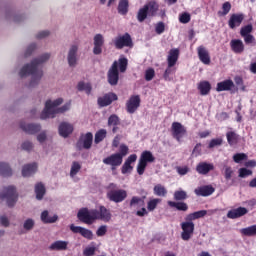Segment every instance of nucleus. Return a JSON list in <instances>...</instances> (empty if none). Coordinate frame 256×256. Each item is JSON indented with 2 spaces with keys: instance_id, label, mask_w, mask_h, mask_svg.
Here are the masks:
<instances>
[{
  "instance_id": "e433bc0d",
  "label": "nucleus",
  "mask_w": 256,
  "mask_h": 256,
  "mask_svg": "<svg viewBox=\"0 0 256 256\" xmlns=\"http://www.w3.org/2000/svg\"><path fill=\"white\" fill-rule=\"evenodd\" d=\"M0 175H2V177H11L13 175V170L9 164L0 162Z\"/></svg>"
},
{
  "instance_id": "f3484780",
  "label": "nucleus",
  "mask_w": 256,
  "mask_h": 256,
  "mask_svg": "<svg viewBox=\"0 0 256 256\" xmlns=\"http://www.w3.org/2000/svg\"><path fill=\"white\" fill-rule=\"evenodd\" d=\"M103 45H105V38H103L102 34H96L94 36V55H101L103 53Z\"/></svg>"
},
{
  "instance_id": "0eeeda50",
  "label": "nucleus",
  "mask_w": 256,
  "mask_h": 256,
  "mask_svg": "<svg viewBox=\"0 0 256 256\" xmlns=\"http://www.w3.org/2000/svg\"><path fill=\"white\" fill-rule=\"evenodd\" d=\"M148 163H155V156L149 150H145L141 153V156L137 165V173L138 175H143L145 173V169H147Z\"/></svg>"
},
{
  "instance_id": "dca6fc26",
  "label": "nucleus",
  "mask_w": 256,
  "mask_h": 256,
  "mask_svg": "<svg viewBox=\"0 0 256 256\" xmlns=\"http://www.w3.org/2000/svg\"><path fill=\"white\" fill-rule=\"evenodd\" d=\"M70 231H72V233H79L81 236L84 237V239H88V241H92L93 239V231L87 228H83L81 226H75V224H71Z\"/></svg>"
},
{
  "instance_id": "0e129e2a",
  "label": "nucleus",
  "mask_w": 256,
  "mask_h": 256,
  "mask_svg": "<svg viewBox=\"0 0 256 256\" xmlns=\"http://www.w3.org/2000/svg\"><path fill=\"white\" fill-rule=\"evenodd\" d=\"M224 177L226 181H229L233 177V169L231 167L225 168Z\"/></svg>"
},
{
  "instance_id": "72a5a7b5",
  "label": "nucleus",
  "mask_w": 256,
  "mask_h": 256,
  "mask_svg": "<svg viewBox=\"0 0 256 256\" xmlns=\"http://www.w3.org/2000/svg\"><path fill=\"white\" fill-rule=\"evenodd\" d=\"M144 7H147L149 17H155V15H157V11H159V4L155 1L148 2Z\"/></svg>"
},
{
  "instance_id": "2eb2a0df",
  "label": "nucleus",
  "mask_w": 256,
  "mask_h": 256,
  "mask_svg": "<svg viewBox=\"0 0 256 256\" xmlns=\"http://www.w3.org/2000/svg\"><path fill=\"white\" fill-rule=\"evenodd\" d=\"M244 20L245 15L243 13H234L228 20V26L230 29H237V27H241V23H243Z\"/></svg>"
},
{
  "instance_id": "f03ea898",
  "label": "nucleus",
  "mask_w": 256,
  "mask_h": 256,
  "mask_svg": "<svg viewBox=\"0 0 256 256\" xmlns=\"http://www.w3.org/2000/svg\"><path fill=\"white\" fill-rule=\"evenodd\" d=\"M111 217H113L111 211L105 206H99L98 210L81 208L77 213L79 221L86 225H93L95 221H104L105 223H109L111 221Z\"/></svg>"
},
{
  "instance_id": "6e6552de",
  "label": "nucleus",
  "mask_w": 256,
  "mask_h": 256,
  "mask_svg": "<svg viewBox=\"0 0 256 256\" xmlns=\"http://www.w3.org/2000/svg\"><path fill=\"white\" fill-rule=\"evenodd\" d=\"M0 199H6L8 207H15L19 195L15 186H8L4 188V193H0Z\"/></svg>"
},
{
  "instance_id": "3c124183",
  "label": "nucleus",
  "mask_w": 256,
  "mask_h": 256,
  "mask_svg": "<svg viewBox=\"0 0 256 256\" xmlns=\"http://www.w3.org/2000/svg\"><path fill=\"white\" fill-rule=\"evenodd\" d=\"M223 145V138H214L210 141L208 149H213L214 147H219Z\"/></svg>"
},
{
  "instance_id": "39448f33",
  "label": "nucleus",
  "mask_w": 256,
  "mask_h": 256,
  "mask_svg": "<svg viewBox=\"0 0 256 256\" xmlns=\"http://www.w3.org/2000/svg\"><path fill=\"white\" fill-rule=\"evenodd\" d=\"M127 65H129L127 58H119L118 61L113 62L107 73L109 85L115 86L119 83V71L120 73H125L127 71Z\"/></svg>"
},
{
  "instance_id": "f257e3e1",
  "label": "nucleus",
  "mask_w": 256,
  "mask_h": 256,
  "mask_svg": "<svg viewBox=\"0 0 256 256\" xmlns=\"http://www.w3.org/2000/svg\"><path fill=\"white\" fill-rule=\"evenodd\" d=\"M51 54L46 53L42 56L33 59L30 64H26L19 72L20 77H27V75H31L32 79L30 81V87H36L39 85V81H41V77H43V70L39 67L43 65L46 61H49Z\"/></svg>"
},
{
  "instance_id": "4be33fe9",
  "label": "nucleus",
  "mask_w": 256,
  "mask_h": 256,
  "mask_svg": "<svg viewBox=\"0 0 256 256\" xmlns=\"http://www.w3.org/2000/svg\"><path fill=\"white\" fill-rule=\"evenodd\" d=\"M249 213V210L245 207H238L236 209H232L228 211L227 217L228 219H239L241 217H244V215H247Z\"/></svg>"
},
{
  "instance_id": "ea45409f",
  "label": "nucleus",
  "mask_w": 256,
  "mask_h": 256,
  "mask_svg": "<svg viewBox=\"0 0 256 256\" xmlns=\"http://www.w3.org/2000/svg\"><path fill=\"white\" fill-rule=\"evenodd\" d=\"M241 235L245 237H256V225H252L240 230Z\"/></svg>"
},
{
  "instance_id": "49530a36",
  "label": "nucleus",
  "mask_w": 256,
  "mask_h": 256,
  "mask_svg": "<svg viewBox=\"0 0 256 256\" xmlns=\"http://www.w3.org/2000/svg\"><path fill=\"white\" fill-rule=\"evenodd\" d=\"M80 171H81V164L77 161H74L70 169V177H75V175H77V173H79Z\"/></svg>"
},
{
  "instance_id": "bf43d9fd",
  "label": "nucleus",
  "mask_w": 256,
  "mask_h": 256,
  "mask_svg": "<svg viewBox=\"0 0 256 256\" xmlns=\"http://www.w3.org/2000/svg\"><path fill=\"white\" fill-rule=\"evenodd\" d=\"M155 32L157 33V35L165 33V23L158 22L155 26Z\"/></svg>"
},
{
  "instance_id": "423d86ee",
  "label": "nucleus",
  "mask_w": 256,
  "mask_h": 256,
  "mask_svg": "<svg viewBox=\"0 0 256 256\" xmlns=\"http://www.w3.org/2000/svg\"><path fill=\"white\" fill-rule=\"evenodd\" d=\"M189 196L185 190H176L174 192V201L169 200L167 205L171 207V209H176L177 211L187 212L189 211V205L183 202ZM176 201V202H175Z\"/></svg>"
},
{
  "instance_id": "de8ad7c7",
  "label": "nucleus",
  "mask_w": 256,
  "mask_h": 256,
  "mask_svg": "<svg viewBox=\"0 0 256 256\" xmlns=\"http://www.w3.org/2000/svg\"><path fill=\"white\" fill-rule=\"evenodd\" d=\"M251 33H253V25H251V24H248L240 29L241 37L251 35Z\"/></svg>"
},
{
  "instance_id": "aec40b11",
  "label": "nucleus",
  "mask_w": 256,
  "mask_h": 256,
  "mask_svg": "<svg viewBox=\"0 0 256 256\" xmlns=\"http://www.w3.org/2000/svg\"><path fill=\"white\" fill-rule=\"evenodd\" d=\"M195 195L198 197H209L215 193V189L211 185L198 187L194 190Z\"/></svg>"
},
{
  "instance_id": "69168bd1",
  "label": "nucleus",
  "mask_w": 256,
  "mask_h": 256,
  "mask_svg": "<svg viewBox=\"0 0 256 256\" xmlns=\"http://www.w3.org/2000/svg\"><path fill=\"white\" fill-rule=\"evenodd\" d=\"M95 251H96V248H95V247H87V248L83 251V255H84V256H93V255H95Z\"/></svg>"
},
{
  "instance_id": "338daca9",
  "label": "nucleus",
  "mask_w": 256,
  "mask_h": 256,
  "mask_svg": "<svg viewBox=\"0 0 256 256\" xmlns=\"http://www.w3.org/2000/svg\"><path fill=\"white\" fill-rule=\"evenodd\" d=\"M22 149L24 151H32L33 150V143H31L30 141H25L22 144Z\"/></svg>"
},
{
  "instance_id": "c03bdc74",
  "label": "nucleus",
  "mask_w": 256,
  "mask_h": 256,
  "mask_svg": "<svg viewBox=\"0 0 256 256\" xmlns=\"http://www.w3.org/2000/svg\"><path fill=\"white\" fill-rule=\"evenodd\" d=\"M159 203H161V198H153L150 201H148L147 203V210L148 211H154L157 209V205H159Z\"/></svg>"
},
{
  "instance_id": "58836bf2",
  "label": "nucleus",
  "mask_w": 256,
  "mask_h": 256,
  "mask_svg": "<svg viewBox=\"0 0 256 256\" xmlns=\"http://www.w3.org/2000/svg\"><path fill=\"white\" fill-rule=\"evenodd\" d=\"M36 199L41 201L45 197L46 189L43 183L39 182L35 185Z\"/></svg>"
},
{
  "instance_id": "b1692460",
  "label": "nucleus",
  "mask_w": 256,
  "mask_h": 256,
  "mask_svg": "<svg viewBox=\"0 0 256 256\" xmlns=\"http://www.w3.org/2000/svg\"><path fill=\"white\" fill-rule=\"evenodd\" d=\"M20 129L28 135H35V133H39L41 131V124H25L20 123Z\"/></svg>"
},
{
  "instance_id": "79ce46f5",
  "label": "nucleus",
  "mask_w": 256,
  "mask_h": 256,
  "mask_svg": "<svg viewBox=\"0 0 256 256\" xmlns=\"http://www.w3.org/2000/svg\"><path fill=\"white\" fill-rule=\"evenodd\" d=\"M147 17H149V12H147V7L143 6L138 10L137 21H139V23H143Z\"/></svg>"
},
{
  "instance_id": "5fc2aeb1",
  "label": "nucleus",
  "mask_w": 256,
  "mask_h": 256,
  "mask_svg": "<svg viewBox=\"0 0 256 256\" xmlns=\"http://www.w3.org/2000/svg\"><path fill=\"white\" fill-rule=\"evenodd\" d=\"M179 21L186 25V23H189L191 21V14L184 12L179 15Z\"/></svg>"
},
{
  "instance_id": "bb28decb",
  "label": "nucleus",
  "mask_w": 256,
  "mask_h": 256,
  "mask_svg": "<svg viewBox=\"0 0 256 256\" xmlns=\"http://www.w3.org/2000/svg\"><path fill=\"white\" fill-rule=\"evenodd\" d=\"M232 87H235V83H233V80L228 79L222 82H218L216 86V91L218 93H221V91H231Z\"/></svg>"
},
{
  "instance_id": "1a4fd4ad",
  "label": "nucleus",
  "mask_w": 256,
  "mask_h": 256,
  "mask_svg": "<svg viewBox=\"0 0 256 256\" xmlns=\"http://www.w3.org/2000/svg\"><path fill=\"white\" fill-rule=\"evenodd\" d=\"M113 44L115 49L121 50L124 47H129V49H133V38H131L130 33H125L124 35H119L113 40Z\"/></svg>"
},
{
  "instance_id": "a19ab883",
  "label": "nucleus",
  "mask_w": 256,
  "mask_h": 256,
  "mask_svg": "<svg viewBox=\"0 0 256 256\" xmlns=\"http://www.w3.org/2000/svg\"><path fill=\"white\" fill-rule=\"evenodd\" d=\"M154 195L157 197H167V188L163 186L162 184H157L153 188Z\"/></svg>"
},
{
  "instance_id": "ddd939ff",
  "label": "nucleus",
  "mask_w": 256,
  "mask_h": 256,
  "mask_svg": "<svg viewBox=\"0 0 256 256\" xmlns=\"http://www.w3.org/2000/svg\"><path fill=\"white\" fill-rule=\"evenodd\" d=\"M103 163L104 165H109L112 171H115L117 167H121V165L123 164V160L121 159V156L119 154L114 153L104 158Z\"/></svg>"
},
{
  "instance_id": "393cba45",
  "label": "nucleus",
  "mask_w": 256,
  "mask_h": 256,
  "mask_svg": "<svg viewBox=\"0 0 256 256\" xmlns=\"http://www.w3.org/2000/svg\"><path fill=\"white\" fill-rule=\"evenodd\" d=\"M213 169H215V166L207 162H200L196 166V171L199 175H208L210 171H213Z\"/></svg>"
},
{
  "instance_id": "f704fd0d",
  "label": "nucleus",
  "mask_w": 256,
  "mask_h": 256,
  "mask_svg": "<svg viewBox=\"0 0 256 256\" xmlns=\"http://www.w3.org/2000/svg\"><path fill=\"white\" fill-rule=\"evenodd\" d=\"M198 91H200V95H209L211 93V83L209 81H202L198 84Z\"/></svg>"
},
{
  "instance_id": "7ed1b4c3",
  "label": "nucleus",
  "mask_w": 256,
  "mask_h": 256,
  "mask_svg": "<svg viewBox=\"0 0 256 256\" xmlns=\"http://www.w3.org/2000/svg\"><path fill=\"white\" fill-rule=\"evenodd\" d=\"M207 215V210H199L193 213H190L185 216V221L180 224L182 229L181 239L183 241H189L191 237H193V233H195V223L196 219H201Z\"/></svg>"
},
{
  "instance_id": "8fccbe9b",
  "label": "nucleus",
  "mask_w": 256,
  "mask_h": 256,
  "mask_svg": "<svg viewBox=\"0 0 256 256\" xmlns=\"http://www.w3.org/2000/svg\"><path fill=\"white\" fill-rule=\"evenodd\" d=\"M116 154L120 155L121 160L123 161V157H127V155H129V147L125 144H121L119 148V152Z\"/></svg>"
},
{
  "instance_id": "6ab92c4d",
  "label": "nucleus",
  "mask_w": 256,
  "mask_h": 256,
  "mask_svg": "<svg viewBox=\"0 0 256 256\" xmlns=\"http://www.w3.org/2000/svg\"><path fill=\"white\" fill-rule=\"evenodd\" d=\"M197 53L201 63L204 65H211V56L209 55V51L207 48H205V46H199L197 48Z\"/></svg>"
},
{
  "instance_id": "c9c22d12",
  "label": "nucleus",
  "mask_w": 256,
  "mask_h": 256,
  "mask_svg": "<svg viewBox=\"0 0 256 256\" xmlns=\"http://www.w3.org/2000/svg\"><path fill=\"white\" fill-rule=\"evenodd\" d=\"M117 10L119 15H127L129 13V0H120Z\"/></svg>"
},
{
  "instance_id": "9b49d317",
  "label": "nucleus",
  "mask_w": 256,
  "mask_h": 256,
  "mask_svg": "<svg viewBox=\"0 0 256 256\" xmlns=\"http://www.w3.org/2000/svg\"><path fill=\"white\" fill-rule=\"evenodd\" d=\"M107 199L109 201H113V203H123L127 199V191L123 189L119 190H110L106 194Z\"/></svg>"
},
{
  "instance_id": "4c0bfd02",
  "label": "nucleus",
  "mask_w": 256,
  "mask_h": 256,
  "mask_svg": "<svg viewBox=\"0 0 256 256\" xmlns=\"http://www.w3.org/2000/svg\"><path fill=\"white\" fill-rule=\"evenodd\" d=\"M226 139L228 144L233 147V145L239 143V134H236L235 131H229L226 133Z\"/></svg>"
},
{
  "instance_id": "774afa93",
  "label": "nucleus",
  "mask_w": 256,
  "mask_h": 256,
  "mask_svg": "<svg viewBox=\"0 0 256 256\" xmlns=\"http://www.w3.org/2000/svg\"><path fill=\"white\" fill-rule=\"evenodd\" d=\"M177 173L179 175H187V173H189V167L184 166V167H178L177 168Z\"/></svg>"
},
{
  "instance_id": "052dcab7",
  "label": "nucleus",
  "mask_w": 256,
  "mask_h": 256,
  "mask_svg": "<svg viewBox=\"0 0 256 256\" xmlns=\"http://www.w3.org/2000/svg\"><path fill=\"white\" fill-rule=\"evenodd\" d=\"M249 175H253V171H251L247 168H240L239 169V177L245 178V177H249Z\"/></svg>"
},
{
  "instance_id": "37998d69",
  "label": "nucleus",
  "mask_w": 256,
  "mask_h": 256,
  "mask_svg": "<svg viewBox=\"0 0 256 256\" xmlns=\"http://www.w3.org/2000/svg\"><path fill=\"white\" fill-rule=\"evenodd\" d=\"M105 137H107V130H98L95 134L94 143H96V145H99V143H101V141H103Z\"/></svg>"
},
{
  "instance_id": "20e7f679",
  "label": "nucleus",
  "mask_w": 256,
  "mask_h": 256,
  "mask_svg": "<svg viewBox=\"0 0 256 256\" xmlns=\"http://www.w3.org/2000/svg\"><path fill=\"white\" fill-rule=\"evenodd\" d=\"M62 103H63V98H57L54 101H51V100L46 101L45 108L40 115V119H49V118L53 119L55 118V115L59 113H65L66 111H69V109H71V102H68L63 106H61L60 108H57Z\"/></svg>"
},
{
  "instance_id": "f8f14e48",
  "label": "nucleus",
  "mask_w": 256,
  "mask_h": 256,
  "mask_svg": "<svg viewBox=\"0 0 256 256\" xmlns=\"http://www.w3.org/2000/svg\"><path fill=\"white\" fill-rule=\"evenodd\" d=\"M141 107V97L139 95H132L126 102V111L133 115Z\"/></svg>"
},
{
  "instance_id": "6e6d98bb",
  "label": "nucleus",
  "mask_w": 256,
  "mask_h": 256,
  "mask_svg": "<svg viewBox=\"0 0 256 256\" xmlns=\"http://www.w3.org/2000/svg\"><path fill=\"white\" fill-rule=\"evenodd\" d=\"M233 161L236 163H241V161H247V154L245 153H236L233 156Z\"/></svg>"
},
{
  "instance_id": "a211bd4d",
  "label": "nucleus",
  "mask_w": 256,
  "mask_h": 256,
  "mask_svg": "<svg viewBox=\"0 0 256 256\" xmlns=\"http://www.w3.org/2000/svg\"><path fill=\"white\" fill-rule=\"evenodd\" d=\"M135 161H137V154H131L121 167L122 175H127V173L133 171V166L131 164L135 163Z\"/></svg>"
},
{
  "instance_id": "13d9d810",
  "label": "nucleus",
  "mask_w": 256,
  "mask_h": 256,
  "mask_svg": "<svg viewBox=\"0 0 256 256\" xmlns=\"http://www.w3.org/2000/svg\"><path fill=\"white\" fill-rule=\"evenodd\" d=\"M23 227H24L25 231H31V229H33V227H35V221L33 219L29 218L24 222Z\"/></svg>"
},
{
  "instance_id": "a878e982",
  "label": "nucleus",
  "mask_w": 256,
  "mask_h": 256,
  "mask_svg": "<svg viewBox=\"0 0 256 256\" xmlns=\"http://www.w3.org/2000/svg\"><path fill=\"white\" fill-rule=\"evenodd\" d=\"M58 131L61 137L67 138L71 135V133H73V125L67 122H62L59 125Z\"/></svg>"
},
{
  "instance_id": "c756f323",
  "label": "nucleus",
  "mask_w": 256,
  "mask_h": 256,
  "mask_svg": "<svg viewBox=\"0 0 256 256\" xmlns=\"http://www.w3.org/2000/svg\"><path fill=\"white\" fill-rule=\"evenodd\" d=\"M34 173H37V163L26 164L23 166L22 168L23 177H31V175H34Z\"/></svg>"
},
{
  "instance_id": "c85d7f7f",
  "label": "nucleus",
  "mask_w": 256,
  "mask_h": 256,
  "mask_svg": "<svg viewBox=\"0 0 256 256\" xmlns=\"http://www.w3.org/2000/svg\"><path fill=\"white\" fill-rule=\"evenodd\" d=\"M69 242L63 240H57L49 246L50 251H67Z\"/></svg>"
},
{
  "instance_id": "864d4df0",
  "label": "nucleus",
  "mask_w": 256,
  "mask_h": 256,
  "mask_svg": "<svg viewBox=\"0 0 256 256\" xmlns=\"http://www.w3.org/2000/svg\"><path fill=\"white\" fill-rule=\"evenodd\" d=\"M244 39V42L246 45H256V40H255V36H253L252 34H248L246 36H242Z\"/></svg>"
},
{
  "instance_id": "4468645a",
  "label": "nucleus",
  "mask_w": 256,
  "mask_h": 256,
  "mask_svg": "<svg viewBox=\"0 0 256 256\" xmlns=\"http://www.w3.org/2000/svg\"><path fill=\"white\" fill-rule=\"evenodd\" d=\"M118 99L119 97L117 96V94L113 92H109L103 95L102 97H99L97 100V103L99 107H109V105H111L113 101H117Z\"/></svg>"
},
{
  "instance_id": "412c9836",
  "label": "nucleus",
  "mask_w": 256,
  "mask_h": 256,
  "mask_svg": "<svg viewBox=\"0 0 256 256\" xmlns=\"http://www.w3.org/2000/svg\"><path fill=\"white\" fill-rule=\"evenodd\" d=\"M81 144L84 149H91V146L93 145V133L87 132L86 134H82L78 141V145Z\"/></svg>"
},
{
  "instance_id": "a18cd8bd",
  "label": "nucleus",
  "mask_w": 256,
  "mask_h": 256,
  "mask_svg": "<svg viewBox=\"0 0 256 256\" xmlns=\"http://www.w3.org/2000/svg\"><path fill=\"white\" fill-rule=\"evenodd\" d=\"M229 11H231V2H224L222 5V11L218 12L220 17H225V15H229Z\"/></svg>"
},
{
  "instance_id": "cd10ccee",
  "label": "nucleus",
  "mask_w": 256,
  "mask_h": 256,
  "mask_svg": "<svg viewBox=\"0 0 256 256\" xmlns=\"http://www.w3.org/2000/svg\"><path fill=\"white\" fill-rule=\"evenodd\" d=\"M77 45L71 46L69 53H68V64L70 67H75L77 65V51H78Z\"/></svg>"
},
{
  "instance_id": "4d7b16f0",
  "label": "nucleus",
  "mask_w": 256,
  "mask_h": 256,
  "mask_svg": "<svg viewBox=\"0 0 256 256\" xmlns=\"http://www.w3.org/2000/svg\"><path fill=\"white\" fill-rule=\"evenodd\" d=\"M155 77V69L148 68L145 71V81H153V78Z\"/></svg>"
},
{
  "instance_id": "9d476101",
  "label": "nucleus",
  "mask_w": 256,
  "mask_h": 256,
  "mask_svg": "<svg viewBox=\"0 0 256 256\" xmlns=\"http://www.w3.org/2000/svg\"><path fill=\"white\" fill-rule=\"evenodd\" d=\"M171 133L173 139H176L178 143L183 141V137L187 135V128L181 124V122H173L171 126Z\"/></svg>"
},
{
  "instance_id": "e2e57ef3",
  "label": "nucleus",
  "mask_w": 256,
  "mask_h": 256,
  "mask_svg": "<svg viewBox=\"0 0 256 256\" xmlns=\"http://www.w3.org/2000/svg\"><path fill=\"white\" fill-rule=\"evenodd\" d=\"M107 234V226L102 225L98 228V230L96 231V235L97 237H103Z\"/></svg>"
},
{
  "instance_id": "473e14b6",
  "label": "nucleus",
  "mask_w": 256,
  "mask_h": 256,
  "mask_svg": "<svg viewBox=\"0 0 256 256\" xmlns=\"http://www.w3.org/2000/svg\"><path fill=\"white\" fill-rule=\"evenodd\" d=\"M59 219V216L57 214H54L53 216H49V211L44 210L41 213V221L42 223L45 224H51V223H56V221Z\"/></svg>"
},
{
  "instance_id": "2f4dec72",
  "label": "nucleus",
  "mask_w": 256,
  "mask_h": 256,
  "mask_svg": "<svg viewBox=\"0 0 256 256\" xmlns=\"http://www.w3.org/2000/svg\"><path fill=\"white\" fill-rule=\"evenodd\" d=\"M145 199H146L145 196H142V197L133 196L129 202L130 209H135L137 207H143V205H145Z\"/></svg>"
},
{
  "instance_id": "09e8293b",
  "label": "nucleus",
  "mask_w": 256,
  "mask_h": 256,
  "mask_svg": "<svg viewBox=\"0 0 256 256\" xmlns=\"http://www.w3.org/2000/svg\"><path fill=\"white\" fill-rule=\"evenodd\" d=\"M120 123L121 122L119 120V116H117L116 114H112V115L109 116V118H108V127L117 126Z\"/></svg>"
},
{
  "instance_id": "680f3d73",
  "label": "nucleus",
  "mask_w": 256,
  "mask_h": 256,
  "mask_svg": "<svg viewBox=\"0 0 256 256\" xmlns=\"http://www.w3.org/2000/svg\"><path fill=\"white\" fill-rule=\"evenodd\" d=\"M35 49H37V44L35 43L30 44L26 49L25 57H29L30 55H32Z\"/></svg>"
},
{
  "instance_id": "603ef678",
  "label": "nucleus",
  "mask_w": 256,
  "mask_h": 256,
  "mask_svg": "<svg viewBox=\"0 0 256 256\" xmlns=\"http://www.w3.org/2000/svg\"><path fill=\"white\" fill-rule=\"evenodd\" d=\"M172 73H175V70L168 66L163 74L164 81H171L173 79V77H171Z\"/></svg>"
},
{
  "instance_id": "7c9ffc66",
  "label": "nucleus",
  "mask_w": 256,
  "mask_h": 256,
  "mask_svg": "<svg viewBox=\"0 0 256 256\" xmlns=\"http://www.w3.org/2000/svg\"><path fill=\"white\" fill-rule=\"evenodd\" d=\"M179 60V49H171L168 55V67H175Z\"/></svg>"
},
{
  "instance_id": "5701e85b",
  "label": "nucleus",
  "mask_w": 256,
  "mask_h": 256,
  "mask_svg": "<svg viewBox=\"0 0 256 256\" xmlns=\"http://www.w3.org/2000/svg\"><path fill=\"white\" fill-rule=\"evenodd\" d=\"M230 49L236 55H241L245 51V44H243V40L241 39H232L230 41Z\"/></svg>"
}]
</instances>
